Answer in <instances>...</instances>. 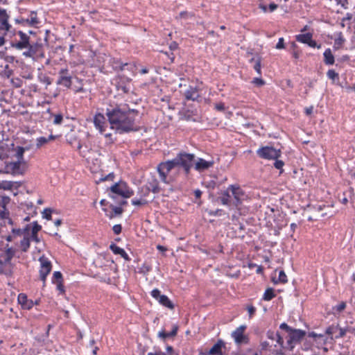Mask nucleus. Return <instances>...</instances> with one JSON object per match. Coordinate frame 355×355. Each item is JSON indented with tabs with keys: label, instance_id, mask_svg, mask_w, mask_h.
Here are the masks:
<instances>
[{
	"label": "nucleus",
	"instance_id": "obj_6",
	"mask_svg": "<svg viewBox=\"0 0 355 355\" xmlns=\"http://www.w3.org/2000/svg\"><path fill=\"white\" fill-rule=\"evenodd\" d=\"M110 190L112 193L119 195L124 198H128L134 194L133 191L129 188L125 182L114 184L110 187Z\"/></svg>",
	"mask_w": 355,
	"mask_h": 355
},
{
	"label": "nucleus",
	"instance_id": "obj_48",
	"mask_svg": "<svg viewBox=\"0 0 355 355\" xmlns=\"http://www.w3.org/2000/svg\"><path fill=\"white\" fill-rule=\"evenodd\" d=\"M40 82L46 84V86L50 85L51 84V80L49 76H44L42 77H40Z\"/></svg>",
	"mask_w": 355,
	"mask_h": 355
},
{
	"label": "nucleus",
	"instance_id": "obj_51",
	"mask_svg": "<svg viewBox=\"0 0 355 355\" xmlns=\"http://www.w3.org/2000/svg\"><path fill=\"white\" fill-rule=\"evenodd\" d=\"M11 232L15 236H21V235H24L23 230L21 228H12Z\"/></svg>",
	"mask_w": 355,
	"mask_h": 355
},
{
	"label": "nucleus",
	"instance_id": "obj_62",
	"mask_svg": "<svg viewBox=\"0 0 355 355\" xmlns=\"http://www.w3.org/2000/svg\"><path fill=\"white\" fill-rule=\"evenodd\" d=\"M12 83L14 86L17 88H19L22 86V81L19 78H16L15 80H12Z\"/></svg>",
	"mask_w": 355,
	"mask_h": 355
},
{
	"label": "nucleus",
	"instance_id": "obj_10",
	"mask_svg": "<svg viewBox=\"0 0 355 355\" xmlns=\"http://www.w3.org/2000/svg\"><path fill=\"white\" fill-rule=\"evenodd\" d=\"M229 190L231 191L233 200V206L237 207L245 200L246 195L239 186L230 185L229 186Z\"/></svg>",
	"mask_w": 355,
	"mask_h": 355
},
{
	"label": "nucleus",
	"instance_id": "obj_32",
	"mask_svg": "<svg viewBox=\"0 0 355 355\" xmlns=\"http://www.w3.org/2000/svg\"><path fill=\"white\" fill-rule=\"evenodd\" d=\"M31 238L28 235L24 236L23 239L20 242L21 250L24 252H27L31 245Z\"/></svg>",
	"mask_w": 355,
	"mask_h": 355
},
{
	"label": "nucleus",
	"instance_id": "obj_20",
	"mask_svg": "<svg viewBox=\"0 0 355 355\" xmlns=\"http://www.w3.org/2000/svg\"><path fill=\"white\" fill-rule=\"evenodd\" d=\"M18 302L21 305L22 308L26 309H31L33 306L32 300H28L26 295L20 293L18 295Z\"/></svg>",
	"mask_w": 355,
	"mask_h": 355
},
{
	"label": "nucleus",
	"instance_id": "obj_61",
	"mask_svg": "<svg viewBox=\"0 0 355 355\" xmlns=\"http://www.w3.org/2000/svg\"><path fill=\"white\" fill-rule=\"evenodd\" d=\"M275 339H277V343L280 345V346H283V344H284V340H283V338L279 334L278 332H277L275 334Z\"/></svg>",
	"mask_w": 355,
	"mask_h": 355
},
{
	"label": "nucleus",
	"instance_id": "obj_15",
	"mask_svg": "<svg viewBox=\"0 0 355 355\" xmlns=\"http://www.w3.org/2000/svg\"><path fill=\"white\" fill-rule=\"evenodd\" d=\"M17 34L20 37V40L16 42H12L11 46L18 50H22L28 48L30 43V38L27 34L19 31Z\"/></svg>",
	"mask_w": 355,
	"mask_h": 355
},
{
	"label": "nucleus",
	"instance_id": "obj_40",
	"mask_svg": "<svg viewBox=\"0 0 355 355\" xmlns=\"http://www.w3.org/2000/svg\"><path fill=\"white\" fill-rule=\"evenodd\" d=\"M60 282H63L62 273L60 271L54 272L53 275L52 282L55 284Z\"/></svg>",
	"mask_w": 355,
	"mask_h": 355
},
{
	"label": "nucleus",
	"instance_id": "obj_1",
	"mask_svg": "<svg viewBox=\"0 0 355 355\" xmlns=\"http://www.w3.org/2000/svg\"><path fill=\"white\" fill-rule=\"evenodd\" d=\"M105 114L111 128L119 134L139 130L135 124L139 111L130 109L127 104L116 105L114 107L107 108Z\"/></svg>",
	"mask_w": 355,
	"mask_h": 355
},
{
	"label": "nucleus",
	"instance_id": "obj_23",
	"mask_svg": "<svg viewBox=\"0 0 355 355\" xmlns=\"http://www.w3.org/2000/svg\"><path fill=\"white\" fill-rule=\"evenodd\" d=\"M110 248L115 254L121 255V257H123L125 260H126V261L130 260L129 256L125 252V251L123 248H121L120 247L117 246L116 244L112 243L110 245Z\"/></svg>",
	"mask_w": 355,
	"mask_h": 355
},
{
	"label": "nucleus",
	"instance_id": "obj_4",
	"mask_svg": "<svg viewBox=\"0 0 355 355\" xmlns=\"http://www.w3.org/2000/svg\"><path fill=\"white\" fill-rule=\"evenodd\" d=\"M23 148H15L13 143L8 144L5 141H0V161L14 158L15 155L21 157Z\"/></svg>",
	"mask_w": 355,
	"mask_h": 355
},
{
	"label": "nucleus",
	"instance_id": "obj_28",
	"mask_svg": "<svg viewBox=\"0 0 355 355\" xmlns=\"http://www.w3.org/2000/svg\"><path fill=\"white\" fill-rule=\"evenodd\" d=\"M178 330V326L173 325L171 331L167 333V332H165L164 331H162L159 332V336L161 337L162 338H163L164 340L171 338V337H174L176 336Z\"/></svg>",
	"mask_w": 355,
	"mask_h": 355
},
{
	"label": "nucleus",
	"instance_id": "obj_52",
	"mask_svg": "<svg viewBox=\"0 0 355 355\" xmlns=\"http://www.w3.org/2000/svg\"><path fill=\"white\" fill-rule=\"evenodd\" d=\"M21 77L25 79L31 80L33 78V73L31 71H24L21 74Z\"/></svg>",
	"mask_w": 355,
	"mask_h": 355
},
{
	"label": "nucleus",
	"instance_id": "obj_27",
	"mask_svg": "<svg viewBox=\"0 0 355 355\" xmlns=\"http://www.w3.org/2000/svg\"><path fill=\"white\" fill-rule=\"evenodd\" d=\"M26 23L30 26H35L40 23L35 11H31L28 18L26 19Z\"/></svg>",
	"mask_w": 355,
	"mask_h": 355
},
{
	"label": "nucleus",
	"instance_id": "obj_3",
	"mask_svg": "<svg viewBox=\"0 0 355 355\" xmlns=\"http://www.w3.org/2000/svg\"><path fill=\"white\" fill-rule=\"evenodd\" d=\"M28 168V164L23 157L15 155L5 161H0V173L11 174L13 175H23Z\"/></svg>",
	"mask_w": 355,
	"mask_h": 355
},
{
	"label": "nucleus",
	"instance_id": "obj_55",
	"mask_svg": "<svg viewBox=\"0 0 355 355\" xmlns=\"http://www.w3.org/2000/svg\"><path fill=\"white\" fill-rule=\"evenodd\" d=\"M306 44H308L310 47H312V48L320 49V47H321V45L320 44L318 45L317 42L315 40H313L312 38L309 40V42Z\"/></svg>",
	"mask_w": 355,
	"mask_h": 355
},
{
	"label": "nucleus",
	"instance_id": "obj_24",
	"mask_svg": "<svg viewBox=\"0 0 355 355\" xmlns=\"http://www.w3.org/2000/svg\"><path fill=\"white\" fill-rule=\"evenodd\" d=\"M32 224L33 227L31 229V236L29 237L31 240L37 243L40 241L37 236V233L42 230V226L39 225L37 221L33 222Z\"/></svg>",
	"mask_w": 355,
	"mask_h": 355
},
{
	"label": "nucleus",
	"instance_id": "obj_19",
	"mask_svg": "<svg viewBox=\"0 0 355 355\" xmlns=\"http://www.w3.org/2000/svg\"><path fill=\"white\" fill-rule=\"evenodd\" d=\"M184 96L187 100L197 101L200 97L198 89L196 87L190 86L185 92Z\"/></svg>",
	"mask_w": 355,
	"mask_h": 355
},
{
	"label": "nucleus",
	"instance_id": "obj_22",
	"mask_svg": "<svg viewBox=\"0 0 355 355\" xmlns=\"http://www.w3.org/2000/svg\"><path fill=\"white\" fill-rule=\"evenodd\" d=\"M223 347H225V343L222 340H218L209 349V354L211 355H222Z\"/></svg>",
	"mask_w": 355,
	"mask_h": 355
},
{
	"label": "nucleus",
	"instance_id": "obj_56",
	"mask_svg": "<svg viewBox=\"0 0 355 355\" xmlns=\"http://www.w3.org/2000/svg\"><path fill=\"white\" fill-rule=\"evenodd\" d=\"M247 310L248 311L250 318H252L256 311L255 307L253 306L252 305H248L247 307Z\"/></svg>",
	"mask_w": 355,
	"mask_h": 355
},
{
	"label": "nucleus",
	"instance_id": "obj_47",
	"mask_svg": "<svg viewBox=\"0 0 355 355\" xmlns=\"http://www.w3.org/2000/svg\"><path fill=\"white\" fill-rule=\"evenodd\" d=\"M43 217L46 220H51V209L46 208L43 211Z\"/></svg>",
	"mask_w": 355,
	"mask_h": 355
},
{
	"label": "nucleus",
	"instance_id": "obj_7",
	"mask_svg": "<svg viewBox=\"0 0 355 355\" xmlns=\"http://www.w3.org/2000/svg\"><path fill=\"white\" fill-rule=\"evenodd\" d=\"M9 16L5 9L0 8V46L5 43L4 36L11 26L8 23Z\"/></svg>",
	"mask_w": 355,
	"mask_h": 355
},
{
	"label": "nucleus",
	"instance_id": "obj_39",
	"mask_svg": "<svg viewBox=\"0 0 355 355\" xmlns=\"http://www.w3.org/2000/svg\"><path fill=\"white\" fill-rule=\"evenodd\" d=\"M287 282H288L287 276L285 274L284 270L279 271V277H278V280L277 281L273 280V282L275 284H277L279 282L284 284V283H286Z\"/></svg>",
	"mask_w": 355,
	"mask_h": 355
},
{
	"label": "nucleus",
	"instance_id": "obj_60",
	"mask_svg": "<svg viewBox=\"0 0 355 355\" xmlns=\"http://www.w3.org/2000/svg\"><path fill=\"white\" fill-rule=\"evenodd\" d=\"M337 329L336 327L330 326L326 329V334L328 335H333L335 332V330Z\"/></svg>",
	"mask_w": 355,
	"mask_h": 355
},
{
	"label": "nucleus",
	"instance_id": "obj_12",
	"mask_svg": "<svg viewBox=\"0 0 355 355\" xmlns=\"http://www.w3.org/2000/svg\"><path fill=\"white\" fill-rule=\"evenodd\" d=\"M246 328V325L243 324L237 327L234 331H232L231 334L232 337L234 338L235 343L237 345L248 343L249 338L248 336L244 334V331H245Z\"/></svg>",
	"mask_w": 355,
	"mask_h": 355
},
{
	"label": "nucleus",
	"instance_id": "obj_31",
	"mask_svg": "<svg viewBox=\"0 0 355 355\" xmlns=\"http://www.w3.org/2000/svg\"><path fill=\"white\" fill-rule=\"evenodd\" d=\"M250 62H254V64L253 66L254 69L256 71V72L261 75V58L259 56H257V58H252L250 60Z\"/></svg>",
	"mask_w": 355,
	"mask_h": 355
},
{
	"label": "nucleus",
	"instance_id": "obj_54",
	"mask_svg": "<svg viewBox=\"0 0 355 355\" xmlns=\"http://www.w3.org/2000/svg\"><path fill=\"white\" fill-rule=\"evenodd\" d=\"M118 90H121L124 93L127 94L130 92V87L128 85H123L119 84L118 85Z\"/></svg>",
	"mask_w": 355,
	"mask_h": 355
},
{
	"label": "nucleus",
	"instance_id": "obj_11",
	"mask_svg": "<svg viewBox=\"0 0 355 355\" xmlns=\"http://www.w3.org/2000/svg\"><path fill=\"white\" fill-rule=\"evenodd\" d=\"M40 262V279L43 282V286H45V282L46 279V277L51 271L52 265L51 261L44 257H41L39 259Z\"/></svg>",
	"mask_w": 355,
	"mask_h": 355
},
{
	"label": "nucleus",
	"instance_id": "obj_25",
	"mask_svg": "<svg viewBox=\"0 0 355 355\" xmlns=\"http://www.w3.org/2000/svg\"><path fill=\"white\" fill-rule=\"evenodd\" d=\"M146 189L148 191H151L154 193H158L160 191V188L157 180L153 178L149 181L146 185Z\"/></svg>",
	"mask_w": 355,
	"mask_h": 355
},
{
	"label": "nucleus",
	"instance_id": "obj_13",
	"mask_svg": "<svg viewBox=\"0 0 355 355\" xmlns=\"http://www.w3.org/2000/svg\"><path fill=\"white\" fill-rule=\"evenodd\" d=\"M151 296L156 300H157L159 303L162 306L171 310L174 309L173 303L169 300V298L166 295H162L159 289H153L151 291Z\"/></svg>",
	"mask_w": 355,
	"mask_h": 355
},
{
	"label": "nucleus",
	"instance_id": "obj_50",
	"mask_svg": "<svg viewBox=\"0 0 355 355\" xmlns=\"http://www.w3.org/2000/svg\"><path fill=\"white\" fill-rule=\"evenodd\" d=\"M345 307H346V303L344 302H342L341 303H340L339 304L336 306L334 308V309L336 310L338 312H341L345 309Z\"/></svg>",
	"mask_w": 355,
	"mask_h": 355
},
{
	"label": "nucleus",
	"instance_id": "obj_30",
	"mask_svg": "<svg viewBox=\"0 0 355 355\" xmlns=\"http://www.w3.org/2000/svg\"><path fill=\"white\" fill-rule=\"evenodd\" d=\"M10 199L8 197H3V202L1 204V209H0V218L3 220H6L9 216V211L7 210L6 207V202L8 201Z\"/></svg>",
	"mask_w": 355,
	"mask_h": 355
},
{
	"label": "nucleus",
	"instance_id": "obj_29",
	"mask_svg": "<svg viewBox=\"0 0 355 355\" xmlns=\"http://www.w3.org/2000/svg\"><path fill=\"white\" fill-rule=\"evenodd\" d=\"M55 139V136L51 135L49 137H40L36 139V148L38 149L41 148L42 146L46 144L49 141L53 140Z\"/></svg>",
	"mask_w": 355,
	"mask_h": 355
},
{
	"label": "nucleus",
	"instance_id": "obj_14",
	"mask_svg": "<svg viewBox=\"0 0 355 355\" xmlns=\"http://www.w3.org/2000/svg\"><path fill=\"white\" fill-rule=\"evenodd\" d=\"M58 79L56 82L57 85L70 88L72 84V76L67 68L61 69L58 73Z\"/></svg>",
	"mask_w": 355,
	"mask_h": 355
},
{
	"label": "nucleus",
	"instance_id": "obj_18",
	"mask_svg": "<svg viewBox=\"0 0 355 355\" xmlns=\"http://www.w3.org/2000/svg\"><path fill=\"white\" fill-rule=\"evenodd\" d=\"M12 268L11 262L7 261L5 259H0V274L10 276L12 273Z\"/></svg>",
	"mask_w": 355,
	"mask_h": 355
},
{
	"label": "nucleus",
	"instance_id": "obj_45",
	"mask_svg": "<svg viewBox=\"0 0 355 355\" xmlns=\"http://www.w3.org/2000/svg\"><path fill=\"white\" fill-rule=\"evenodd\" d=\"M252 83L254 84L258 87H261L265 85V81L261 78H254L252 80Z\"/></svg>",
	"mask_w": 355,
	"mask_h": 355
},
{
	"label": "nucleus",
	"instance_id": "obj_38",
	"mask_svg": "<svg viewBox=\"0 0 355 355\" xmlns=\"http://www.w3.org/2000/svg\"><path fill=\"white\" fill-rule=\"evenodd\" d=\"M13 184L14 183L11 181H1L0 182V189L11 190Z\"/></svg>",
	"mask_w": 355,
	"mask_h": 355
},
{
	"label": "nucleus",
	"instance_id": "obj_57",
	"mask_svg": "<svg viewBox=\"0 0 355 355\" xmlns=\"http://www.w3.org/2000/svg\"><path fill=\"white\" fill-rule=\"evenodd\" d=\"M279 328L281 329L286 330L288 332V334H289L293 329L285 322L281 324Z\"/></svg>",
	"mask_w": 355,
	"mask_h": 355
},
{
	"label": "nucleus",
	"instance_id": "obj_8",
	"mask_svg": "<svg viewBox=\"0 0 355 355\" xmlns=\"http://www.w3.org/2000/svg\"><path fill=\"white\" fill-rule=\"evenodd\" d=\"M257 155L266 159H276L281 156L280 150H277L272 146H264L257 150Z\"/></svg>",
	"mask_w": 355,
	"mask_h": 355
},
{
	"label": "nucleus",
	"instance_id": "obj_5",
	"mask_svg": "<svg viewBox=\"0 0 355 355\" xmlns=\"http://www.w3.org/2000/svg\"><path fill=\"white\" fill-rule=\"evenodd\" d=\"M28 48V51L23 53L24 56L32 58L34 60L44 58V49L41 40L35 42H30Z\"/></svg>",
	"mask_w": 355,
	"mask_h": 355
},
{
	"label": "nucleus",
	"instance_id": "obj_41",
	"mask_svg": "<svg viewBox=\"0 0 355 355\" xmlns=\"http://www.w3.org/2000/svg\"><path fill=\"white\" fill-rule=\"evenodd\" d=\"M327 76L329 79H331L332 80L338 79V77H339L338 73L337 72H336L334 69L328 70V71L327 73Z\"/></svg>",
	"mask_w": 355,
	"mask_h": 355
},
{
	"label": "nucleus",
	"instance_id": "obj_9",
	"mask_svg": "<svg viewBox=\"0 0 355 355\" xmlns=\"http://www.w3.org/2000/svg\"><path fill=\"white\" fill-rule=\"evenodd\" d=\"M306 332L301 329H293L287 337V348L293 350L295 345L300 343L305 336Z\"/></svg>",
	"mask_w": 355,
	"mask_h": 355
},
{
	"label": "nucleus",
	"instance_id": "obj_17",
	"mask_svg": "<svg viewBox=\"0 0 355 355\" xmlns=\"http://www.w3.org/2000/svg\"><path fill=\"white\" fill-rule=\"evenodd\" d=\"M94 123L95 127L101 134H103L105 129L106 122L103 114L98 113L94 117Z\"/></svg>",
	"mask_w": 355,
	"mask_h": 355
},
{
	"label": "nucleus",
	"instance_id": "obj_44",
	"mask_svg": "<svg viewBox=\"0 0 355 355\" xmlns=\"http://www.w3.org/2000/svg\"><path fill=\"white\" fill-rule=\"evenodd\" d=\"M147 203H148V201L144 199H140V200L133 199V200H132V204L133 205L140 206V205H146Z\"/></svg>",
	"mask_w": 355,
	"mask_h": 355
},
{
	"label": "nucleus",
	"instance_id": "obj_2",
	"mask_svg": "<svg viewBox=\"0 0 355 355\" xmlns=\"http://www.w3.org/2000/svg\"><path fill=\"white\" fill-rule=\"evenodd\" d=\"M195 161V155L192 153H188L181 151L177 154L173 159L161 162L158 164L157 169L161 180L165 184H171L175 182V177L171 175L166 177V173H170L175 168H182L186 176L190 173L191 168L193 167Z\"/></svg>",
	"mask_w": 355,
	"mask_h": 355
},
{
	"label": "nucleus",
	"instance_id": "obj_46",
	"mask_svg": "<svg viewBox=\"0 0 355 355\" xmlns=\"http://www.w3.org/2000/svg\"><path fill=\"white\" fill-rule=\"evenodd\" d=\"M63 120L62 114H55L54 116L53 123L55 125L61 124Z\"/></svg>",
	"mask_w": 355,
	"mask_h": 355
},
{
	"label": "nucleus",
	"instance_id": "obj_21",
	"mask_svg": "<svg viewBox=\"0 0 355 355\" xmlns=\"http://www.w3.org/2000/svg\"><path fill=\"white\" fill-rule=\"evenodd\" d=\"M220 200L223 205L233 206V200L229 187L222 193V196L220 197Z\"/></svg>",
	"mask_w": 355,
	"mask_h": 355
},
{
	"label": "nucleus",
	"instance_id": "obj_64",
	"mask_svg": "<svg viewBox=\"0 0 355 355\" xmlns=\"http://www.w3.org/2000/svg\"><path fill=\"white\" fill-rule=\"evenodd\" d=\"M147 355H166V354L160 350H156L155 352H149Z\"/></svg>",
	"mask_w": 355,
	"mask_h": 355
},
{
	"label": "nucleus",
	"instance_id": "obj_49",
	"mask_svg": "<svg viewBox=\"0 0 355 355\" xmlns=\"http://www.w3.org/2000/svg\"><path fill=\"white\" fill-rule=\"evenodd\" d=\"M180 168H175V169L173 170L170 173H166V177H170L171 175H174L175 177V181L176 180L177 176L180 174Z\"/></svg>",
	"mask_w": 355,
	"mask_h": 355
},
{
	"label": "nucleus",
	"instance_id": "obj_63",
	"mask_svg": "<svg viewBox=\"0 0 355 355\" xmlns=\"http://www.w3.org/2000/svg\"><path fill=\"white\" fill-rule=\"evenodd\" d=\"M55 284L57 286V289L60 292V293H64V287L63 285V282H57Z\"/></svg>",
	"mask_w": 355,
	"mask_h": 355
},
{
	"label": "nucleus",
	"instance_id": "obj_59",
	"mask_svg": "<svg viewBox=\"0 0 355 355\" xmlns=\"http://www.w3.org/2000/svg\"><path fill=\"white\" fill-rule=\"evenodd\" d=\"M284 48V40L283 37L279 39L277 44H276V49H282Z\"/></svg>",
	"mask_w": 355,
	"mask_h": 355
},
{
	"label": "nucleus",
	"instance_id": "obj_43",
	"mask_svg": "<svg viewBox=\"0 0 355 355\" xmlns=\"http://www.w3.org/2000/svg\"><path fill=\"white\" fill-rule=\"evenodd\" d=\"M151 270V266L148 264L144 263L139 268V272L147 275Z\"/></svg>",
	"mask_w": 355,
	"mask_h": 355
},
{
	"label": "nucleus",
	"instance_id": "obj_37",
	"mask_svg": "<svg viewBox=\"0 0 355 355\" xmlns=\"http://www.w3.org/2000/svg\"><path fill=\"white\" fill-rule=\"evenodd\" d=\"M15 250L12 248H9L6 250V253H5V256H4L3 259L7 260V261L11 262V260H12V257L15 256Z\"/></svg>",
	"mask_w": 355,
	"mask_h": 355
},
{
	"label": "nucleus",
	"instance_id": "obj_34",
	"mask_svg": "<svg viewBox=\"0 0 355 355\" xmlns=\"http://www.w3.org/2000/svg\"><path fill=\"white\" fill-rule=\"evenodd\" d=\"M275 297L274 289L272 288H268L263 296V300L265 301H270Z\"/></svg>",
	"mask_w": 355,
	"mask_h": 355
},
{
	"label": "nucleus",
	"instance_id": "obj_42",
	"mask_svg": "<svg viewBox=\"0 0 355 355\" xmlns=\"http://www.w3.org/2000/svg\"><path fill=\"white\" fill-rule=\"evenodd\" d=\"M160 53H163L164 55L166 56L167 59L169 60V62H168V64H171L174 62L175 55L173 52L161 51Z\"/></svg>",
	"mask_w": 355,
	"mask_h": 355
},
{
	"label": "nucleus",
	"instance_id": "obj_26",
	"mask_svg": "<svg viewBox=\"0 0 355 355\" xmlns=\"http://www.w3.org/2000/svg\"><path fill=\"white\" fill-rule=\"evenodd\" d=\"M324 62L327 65H332L335 62L334 56L330 49H327L324 53Z\"/></svg>",
	"mask_w": 355,
	"mask_h": 355
},
{
	"label": "nucleus",
	"instance_id": "obj_53",
	"mask_svg": "<svg viewBox=\"0 0 355 355\" xmlns=\"http://www.w3.org/2000/svg\"><path fill=\"white\" fill-rule=\"evenodd\" d=\"M284 163L282 160H279L278 159H275V162H274V166L277 169H282V167L284 166Z\"/></svg>",
	"mask_w": 355,
	"mask_h": 355
},
{
	"label": "nucleus",
	"instance_id": "obj_36",
	"mask_svg": "<svg viewBox=\"0 0 355 355\" xmlns=\"http://www.w3.org/2000/svg\"><path fill=\"white\" fill-rule=\"evenodd\" d=\"M110 207L112 208L114 213L111 214L109 216L110 218H112L115 217L116 216H119V215L122 214V213L123 212V209L121 207H116V206L111 205Z\"/></svg>",
	"mask_w": 355,
	"mask_h": 355
},
{
	"label": "nucleus",
	"instance_id": "obj_35",
	"mask_svg": "<svg viewBox=\"0 0 355 355\" xmlns=\"http://www.w3.org/2000/svg\"><path fill=\"white\" fill-rule=\"evenodd\" d=\"M345 40L343 37V33L340 32L338 34V37L334 40V47L336 49H338L340 48V46L343 45V44L345 42Z\"/></svg>",
	"mask_w": 355,
	"mask_h": 355
},
{
	"label": "nucleus",
	"instance_id": "obj_58",
	"mask_svg": "<svg viewBox=\"0 0 355 355\" xmlns=\"http://www.w3.org/2000/svg\"><path fill=\"white\" fill-rule=\"evenodd\" d=\"M113 232L116 234H119L121 232L122 227L121 225H114L112 227Z\"/></svg>",
	"mask_w": 355,
	"mask_h": 355
},
{
	"label": "nucleus",
	"instance_id": "obj_16",
	"mask_svg": "<svg viewBox=\"0 0 355 355\" xmlns=\"http://www.w3.org/2000/svg\"><path fill=\"white\" fill-rule=\"evenodd\" d=\"M214 162L213 160L206 161L202 158H198L194 161V168L199 172L204 171L210 167H212Z\"/></svg>",
	"mask_w": 355,
	"mask_h": 355
},
{
	"label": "nucleus",
	"instance_id": "obj_33",
	"mask_svg": "<svg viewBox=\"0 0 355 355\" xmlns=\"http://www.w3.org/2000/svg\"><path fill=\"white\" fill-rule=\"evenodd\" d=\"M313 35L310 33H307L305 34H300L296 36L297 41L303 43V44H307L309 40L312 38Z\"/></svg>",
	"mask_w": 355,
	"mask_h": 355
}]
</instances>
